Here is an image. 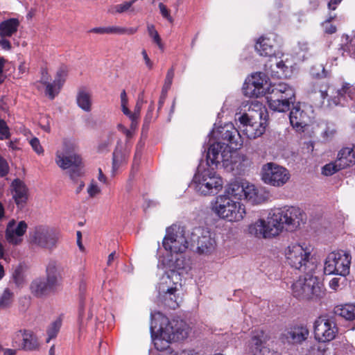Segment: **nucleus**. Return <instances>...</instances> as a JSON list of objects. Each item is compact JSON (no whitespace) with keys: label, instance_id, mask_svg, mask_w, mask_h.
<instances>
[{"label":"nucleus","instance_id":"obj_1","mask_svg":"<svg viewBox=\"0 0 355 355\" xmlns=\"http://www.w3.org/2000/svg\"><path fill=\"white\" fill-rule=\"evenodd\" d=\"M211 211L219 218L230 223L241 221L246 215L245 206L228 193V186L224 193L211 202Z\"/></svg>","mask_w":355,"mask_h":355},{"label":"nucleus","instance_id":"obj_2","mask_svg":"<svg viewBox=\"0 0 355 355\" xmlns=\"http://www.w3.org/2000/svg\"><path fill=\"white\" fill-rule=\"evenodd\" d=\"M151 333H157L163 335L168 339L178 341L187 338L190 328L182 320H169L167 317L160 312L150 313Z\"/></svg>","mask_w":355,"mask_h":355},{"label":"nucleus","instance_id":"obj_3","mask_svg":"<svg viewBox=\"0 0 355 355\" xmlns=\"http://www.w3.org/2000/svg\"><path fill=\"white\" fill-rule=\"evenodd\" d=\"M267 112L260 104L254 105L243 114H236V120L240 123L239 128L250 139H254L261 136L267 126Z\"/></svg>","mask_w":355,"mask_h":355},{"label":"nucleus","instance_id":"obj_4","mask_svg":"<svg viewBox=\"0 0 355 355\" xmlns=\"http://www.w3.org/2000/svg\"><path fill=\"white\" fill-rule=\"evenodd\" d=\"M266 96L269 107L276 112H284L295 101V90L287 83L279 82L267 87Z\"/></svg>","mask_w":355,"mask_h":355},{"label":"nucleus","instance_id":"obj_5","mask_svg":"<svg viewBox=\"0 0 355 355\" xmlns=\"http://www.w3.org/2000/svg\"><path fill=\"white\" fill-rule=\"evenodd\" d=\"M288 264L304 272H311L315 268L310 247L300 243L289 244L284 250Z\"/></svg>","mask_w":355,"mask_h":355},{"label":"nucleus","instance_id":"obj_6","mask_svg":"<svg viewBox=\"0 0 355 355\" xmlns=\"http://www.w3.org/2000/svg\"><path fill=\"white\" fill-rule=\"evenodd\" d=\"M300 276L291 285L293 297L299 300H316L323 297L324 288L322 283L309 272Z\"/></svg>","mask_w":355,"mask_h":355},{"label":"nucleus","instance_id":"obj_7","mask_svg":"<svg viewBox=\"0 0 355 355\" xmlns=\"http://www.w3.org/2000/svg\"><path fill=\"white\" fill-rule=\"evenodd\" d=\"M228 193L235 199H244L252 205H259L268 200V193L261 188L247 181H235L228 184Z\"/></svg>","mask_w":355,"mask_h":355},{"label":"nucleus","instance_id":"obj_8","mask_svg":"<svg viewBox=\"0 0 355 355\" xmlns=\"http://www.w3.org/2000/svg\"><path fill=\"white\" fill-rule=\"evenodd\" d=\"M162 245L167 252L163 258L168 257L175 259V257L180 258V254L183 253L189 247V241L186 236L184 229L176 225H171L166 228V235L162 241Z\"/></svg>","mask_w":355,"mask_h":355},{"label":"nucleus","instance_id":"obj_9","mask_svg":"<svg viewBox=\"0 0 355 355\" xmlns=\"http://www.w3.org/2000/svg\"><path fill=\"white\" fill-rule=\"evenodd\" d=\"M193 182L195 190L201 195L207 196L219 192L223 185L220 176L216 175L213 168L202 169L200 166L195 174Z\"/></svg>","mask_w":355,"mask_h":355},{"label":"nucleus","instance_id":"obj_10","mask_svg":"<svg viewBox=\"0 0 355 355\" xmlns=\"http://www.w3.org/2000/svg\"><path fill=\"white\" fill-rule=\"evenodd\" d=\"M320 93L324 99L329 97V107L348 105L355 108V87L348 83H343L340 87L329 86L327 91L320 90Z\"/></svg>","mask_w":355,"mask_h":355},{"label":"nucleus","instance_id":"obj_11","mask_svg":"<svg viewBox=\"0 0 355 355\" xmlns=\"http://www.w3.org/2000/svg\"><path fill=\"white\" fill-rule=\"evenodd\" d=\"M270 222L274 223L279 234L284 225L290 230L296 228L302 220V211L296 207H284L270 210Z\"/></svg>","mask_w":355,"mask_h":355},{"label":"nucleus","instance_id":"obj_12","mask_svg":"<svg viewBox=\"0 0 355 355\" xmlns=\"http://www.w3.org/2000/svg\"><path fill=\"white\" fill-rule=\"evenodd\" d=\"M171 258H173V256H171ZM160 263L164 268H168L170 272L162 276L159 284L158 291H178L179 287L181 286V277L177 270L183 268V260L177 257H175V259L166 257L162 258Z\"/></svg>","mask_w":355,"mask_h":355},{"label":"nucleus","instance_id":"obj_13","mask_svg":"<svg viewBox=\"0 0 355 355\" xmlns=\"http://www.w3.org/2000/svg\"><path fill=\"white\" fill-rule=\"evenodd\" d=\"M351 260L349 252L343 250L333 251L327 256L324 261V273L345 277L349 273Z\"/></svg>","mask_w":355,"mask_h":355},{"label":"nucleus","instance_id":"obj_14","mask_svg":"<svg viewBox=\"0 0 355 355\" xmlns=\"http://www.w3.org/2000/svg\"><path fill=\"white\" fill-rule=\"evenodd\" d=\"M58 240V234L45 225L36 226L28 234V241L31 245L49 250L56 248Z\"/></svg>","mask_w":355,"mask_h":355},{"label":"nucleus","instance_id":"obj_15","mask_svg":"<svg viewBox=\"0 0 355 355\" xmlns=\"http://www.w3.org/2000/svg\"><path fill=\"white\" fill-rule=\"evenodd\" d=\"M261 180L266 184L275 187H281L291 178L288 170L273 162L263 165L261 171Z\"/></svg>","mask_w":355,"mask_h":355},{"label":"nucleus","instance_id":"obj_16","mask_svg":"<svg viewBox=\"0 0 355 355\" xmlns=\"http://www.w3.org/2000/svg\"><path fill=\"white\" fill-rule=\"evenodd\" d=\"M315 338L321 343L334 340L338 333V328L331 318L326 316L318 318L313 325Z\"/></svg>","mask_w":355,"mask_h":355},{"label":"nucleus","instance_id":"obj_17","mask_svg":"<svg viewBox=\"0 0 355 355\" xmlns=\"http://www.w3.org/2000/svg\"><path fill=\"white\" fill-rule=\"evenodd\" d=\"M309 330L302 324L292 325L286 328L280 335L279 340L284 345L299 346L309 338Z\"/></svg>","mask_w":355,"mask_h":355},{"label":"nucleus","instance_id":"obj_18","mask_svg":"<svg viewBox=\"0 0 355 355\" xmlns=\"http://www.w3.org/2000/svg\"><path fill=\"white\" fill-rule=\"evenodd\" d=\"M232 149L225 142L217 141L211 144L207 151V162L210 166H217L219 164L227 166L232 158Z\"/></svg>","mask_w":355,"mask_h":355},{"label":"nucleus","instance_id":"obj_19","mask_svg":"<svg viewBox=\"0 0 355 355\" xmlns=\"http://www.w3.org/2000/svg\"><path fill=\"white\" fill-rule=\"evenodd\" d=\"M55 163L62 169L70 168L69 176L74 181L82 173V159L77 154L67 155L60 150H58L56 152Z\"/></svg>","mask_w":355,"mask_h":355},{"label":"nucleus","instance_id":"obj_20","mask_svg":"<svg viewBox=\"0 0 355 355\" xmlns=\"http://www.w3.org/2000/svg\"><path fill=\"white\" fill-rule=\"evenodd\" d=\"M213 136L218 139L226 141L229 147L232 150L239 149L243 145V139L239 132L232 123L213 130Z\"/></svg>","mask_w":355,"mask_h":355},{"label":"nucleus","instance_id":"obj_21","mask_svg":"<svg viewBox=\"0 0 355 355\" xmlns=\"http://www.w3.org/2000/svg\"><path fill=\"white\" fill-rule=\"evenodd\" d=\"M192 235L196 237L197 252L199 254L209 255L215 251L216 242L208 229L196 228Z\"/></svg>","mask_w":355,"mask_h":355},{"label":"nucleus","instance_id":"obj_22","mask_svg":"<svg viewBox=\"0 0 355 355\" xmlns=\"http://www.w3.org/2000/svg\"><path fill=\"white\" fill-rule=\"evenodd\" d=\"M248 233L259 239L272 238L279 235L277 227L270 222L269 213L266 221L263 219H259L249 225Z\"/></svg>","mask_w":355,"mask_h":355},{"label":"nucleus","instance_id":"obj_23","mask_svg":"<svg viewBox=\"0 0 355 355\" xmlns=\"http://www.w3.org/2000/svg\"><path fill=\"white\" fill-rule=\"evenodd\" d=\"M12 346L26 351H34L39 349L40 344L33 331L21 329L13 336Z\"/></svg>","mask_w":355,"mask_h":355},{"label":"nucleus","instance_id":"obj_24","mask_svg":"<svg viewBox=\"0 0 355 355\" xmlns=\"http://www.w3.org/2000/svg\"><path fill=\"white\" fill-rule=\"evenodd\" d=\"M27 224L21 220L17 225L15 220H11L6 230V239L7 241L12 245H19L22 241L21 236L27 230Z\"/></svg>","mask_w":355,"mask_h":355},{"label":"nucleus","instance_id":"obj_25","mask_svg":"<svg viewBox=\"0 0 355 355\" xmlns=\"http://www.w3.org/2000/svg\"><path fill=\"white\" fill-rule=\"evenodd\" d=\"M276 41L275 34H269L261 37L255 44V49L262 56H271L274 55V44Z\"/></svg>","mask_w":355,"mask_h":355},{"label":"nucleus","instance_id":"obj_26","mask_svg":"<svg viewBox=\"0 0 355 355\" xmlns=\"http://www.w3.org/2000/svg\"><path fill=\"white\" fill-rule=\"evenodd\" d=\"M264 334L262 331H257L251 337L248 343V350L252 355H261L268 349L265 347Z\"/></svg>","mask_w":355,"mask_h":355},{"label":"nucleus","instance_id":"obj_27","mask_svg":"<svg viewBox=\"0 0 355 355\" xmlns=\"http://www.w3.org/2000/svg\"><path fill=\"white\" fill-rule=\"evenodd\" d=\"M289 119L291 125L299 131L302 130L310 122L308 114L297 107L291 110Z\"/></svg>","mask_w":355,"mask_h":355},{"label":"nucleus","instance_id":"obj_28","mask_svg":"<svg viewBox=\"0 0 355 355\" xmlns=\"http://www.w3.org/2000/svg\"><path fill=\"white\" fill-rule=\"evenodd\" d=\"M46 281L53 288L57 287L61 280L59 263L55 260H50L46 268Z\"/></svg>","mask_w":355,"mask_h":355},{"label":"nucleus","instance_id":"obj_29","mask_svg":"<svg viewBox=\"0 0 355 355\" xmlns=\"http://www.w3.org/2000/svg\"><path fill=\"white\" fill-rule=\"evenodd\" d=\"M269 67V69H266L268 73L277 78H288L292 73L291 67L286 64L283 60L277 61L275 59V62H273V60H270Z\"/></svg>","mask_w":355,"mask_h":355},{"label":"nucleus","instance_id":"obj_30","mask_svg":"<svg viewBox=\"0 0 355 355\" xmlns=\"http://www.w3.org/2000/svg\"><path fill=\"white\" fill-rule=\"evenodd\" d=\"M336 161L342 169L355 164V150L343 148L338 153Z\"/></svg>","mask_w":355,"mask_h":355},{"label":"nucleus","instance_id":"obj_31","mask_svg":"<svg viewBox=\"0 0 355 355\" xmlns=\"http://www.w3.org/2000/svg\"><path fill=\"white\" fill-rule=\"evenodd\" d=\"M78 106L86 112H89L92 109V94L86 89H80L76 95Z\"/></svg>","mask_w":355,"mask_h":355},{"label":"nucleus","instance_id":"obj_32","mask_svg":"<svg viewBox=\"0 0 355 355\" xmlns=\"http://www.w3.org/2000/svg\"><path fill=\"white\" fill-rule=\"evenodd\" d=\"M53 289L52 286H49V283L42 278L35 279L30 285L31 293L37 297L44 296Z\"/></svg>","mask_w":355,"mask_h":355},{"label":"nucleus","instance_id":"obj_33","mask_svg":"<svg viewBox=\"0 0 355 355\" xmlns=\"http://www.w3.org/2000/svg\"><path fill=\"white\" fill-rule=\"evenodd\" d=\"M13 198L19 207H23L26 203L28 196L27 189L24 184L19 180H15L12 182Z\"/></svg>","mask_w":355,"mask_h":355},{"label":"nucleus","instance_id":"obj_34","mask_svg":"<svg viewBox=\"0 0 355 355\" xmlns=\"http://www.w3.org/2000/svg\"><path fill=\"white\" fill-rule=\"evenodd\" d=\"M19 26V21L17 18H10L0 23V37H10L15 35Z\"/></svg>","mask_w":355,"mask_h":355},{"label":"nucleus","instance_id":"obj_35","mask_svg":"<svg viewBox=\"0 0 355 355\" xmlns=\"http://www.w3.org/2000/svg\"><path fill=\"white\" fill-rule=\"evenodd\" d=\"M159 298L165 306L170 309H175L179 306V297L177 295V291L159 292Z\"/></svg>","mask_w":355,"mask_h":355},{"label":"nucleus","instance_id":"obj_36","mask_svg":"<svg viewBox=\"0 0 355 355\" xmlns=\"http://www.w3.org/2000/svg\"><path fill=\"white\" fill-rule=\"evenodd\" d=\"M128 155L123 150L121 146H117L114 153L112 157V172L114 173L121 166L127 164Z\"/></svg>","mask_w":355,"mask_h":355},{"label":"nucleus","instance_id":"obj_37","mask_svg":"<svg viewBox=\"0 0 355 355\" xmlns=\"http://www.w3.org/2000/svg\"><path fill=\"white\" fill-rule=\"evenodd\" d=\"M48 80L47 72L43 71L41 81L46 87V94L48 95L51 99H53L55 96L58 94L62 86L59 84H56L55 81L49 83Z\"/></svg>","mask_w":355,"mask_h":355},{"label":"nucleus","instance_id":"obj_38","mask_svg":"<svg viewBox=\"0 0 355 355\" xmlns=\"http://www.w3.org/2000/svg\"><path fill=\"white\" fill-rule=\"evenodd\" d=\"M335 313L347 320H355V304L338 306L335 309Z\"/></svg>","mask_w":355,"mask_h":355},{"label":"nucleus","instance_id":"obj_39","mask_svg":"<svg viewBox=\"0 0 355 355\" xmlns=\"http://www.w3.org/2000/svg\"><path fill=\"white\" fill-rule=\"evenodd\" d=\"M152 338L153 340V343L155 345V347L158 351H164L169 348L170 343L171 342H174V340L173 339H168L167 338H165L163 335L160 334L152 333Z\"/></svg>","mask_w":355,"mask_h":355},{"label":"nucleus","instance_id":"obj_40","mask_svg":"<svg viewBox=\"0 0 355 355\" xmlns=\"http://www.w3.org/2000/svg\"><path fill=\"white\" fill-rule=\"evenodd\" d=\"M255 87H258L260 90H263V94L267 92V80L266 75L263 73L259 72L252 74L248 78Z\"/></svg>","mask_w":355,"mask_h":355},{"label":"nucleus","instance_id":"obj_41","mask_svg":"<svg viewBox=\"0 0 355 355\" xmlns=\"http://www.w3.org/2000/svg\"><path fill=\"white\" fill-rule=\"evenodd\" d=\"M243 92L248 97H258L264 94L263 90H260L258 87H255L250 81L245 80L243 86Z\"/></svg>","mask_w":355,"mask_h":355},{"label":"nucleus","instance_id":"obj_42","mask_svg":"<svg viewBox=\"0 0 355 355\" xmlns=\"http://www.w3.org/2000/svg\"><path fill=\"white\" fill-rule=\"evenodd\" d=\"M108 34H116V35H133L137 31V28H125L121 26H108Z\"/></svg>","mask_w":355,"mask_h":355},{"label":"nucleus","instance_id":"obj_43","mask_svg":"<svg viewBox=\"0 0 355 355\" xmlns=\"http://www.w3.org/2000/svg\"><path fill=\"white\" fill-rule=\"evenodd\" d=\"M13 300V293L9 289L6 288L0 297V309L8 308Z\"/></svg>","mask_w":355,"mask_h":355},{"label":"nucleus","instance_id":"obj_44","mask_svg":"<svg viewBox=\"0 0 355 355\" xmlns=\"http://www.w3.org/2000/svg\"><path fill=\"white\" fill-rule=\"evenodd\" d=\"M133 5L132 1H125L121 4H116L111 6L109 8L107 12L110 14L114 15V14H121L123 12H125L128 11L132 6Z\"/></svg>","mask_w":355,"mask_h":355},{"label":"nucleus","instance_id":"obj_45","mask_svg":"<svg viewBox=\"0 0 355 355\" xmlns=\"http://www.w3.org/2000/svg\"><path fill=\"white\" fill-rule=\"evenodd\" d=\"M62 325V320L60 318L56 319L53 321L47 329L48 338L46 342L49 343L51 339L56 337Z\"/></svg>","mask_w":355,"mask_h":355},{"label":"nucleus","instance_id":"obj_46","mask_svg":"<svg viewBox=\"0 0 355 355\" xmlns=\"http://www.w3.org/2000/svg\"><path fill=\"white\" fill-rule=\"evenodd\" d=\"M338 51L343 56L345 53H347L350 57L355 58V38H352L344 46H342L338 49Z\"/></svg>","mask_w":355,"mask_h":355},{"label":"nucleus","instance_id":"obj_47","mask_svg":"<svg viewBox=\"0 0 355 355\" xmlns=\"http://www.w3.org/2000/svg\"><path fill=\"white\" fill-rule=\"evenodd\" d=\"M147 29L148 35L153 39V42L158 46L161 51H164V44L158 32L155 30V26L152 24H149L147 26Z\"/></svg>","mask_w":355,"mask_h":355},{"label":"nucleus","instance_id":"obj_48","mask_svg":"<svg viewBox=\"0 0 355 355\" xmlns=\"http://www.w3.org/2000/svg\"><path fill=\"white\" fill-rule=\"evenodd\" d=\"M342 170L339 164H338L336 159L330 162L326 165H324L322 168V174L324 175L329 176L334 174L335 173Z\"/></svg>","mask_w":355,"mask_h":355},{"label":"nucleus","instance_id":"obj_49","mask_svg":"<svg viewBox=\"0 0 355 355\" xmlns=\"http://www.w3.org/2000/svg\"><path fill=\"white\" fill-rule=\"evenodd\" d=\"M77 148V144L73 140L64 139L63 141V148L61 152L67 155L76 154L75 152Z\"/></svg>","mask_w":355,"mask_h":355},{"label":"nucleus","instance_id":"obj_50","mask_svg":"<svg viewBox=\"0 0 355 355\" xmlns=\"http://www.w3.org/2000/svg\"><path fill=\"white\" fill-rule=\"evenodd\" d=\"M68 75V68L67 66L62 65L58 70L56 76L55 78V83L62 86L65 82L66 78Z\"/></svg>","mask_w":355,"mask_h":355},{"label":"nucleus","instance_id":"obj_51","mask_svg":"<svg viewBox=\"0 0 355 355\" xmlns=\"http://www.w3.org/2000/svg\"><path fill=\"white\" fill-rule=\"evenodd\" d=\"M173 77H174V69L171 68L168 71V72L166 73L164 84V86L162 88V93H166V94L167 93V92L168 91V89H170V87L172 85Z\"/></svg>","mask_w":355,"mask_h":355},{"label":"nucleus","instance_id":"obj_52","mask_svg":"<svg viewBox=\"0 0 355 355\" xmlns=\"http://www.w3.org/2000/svg\"><path fill=\"white\" fill-rule=\"evenodd\" d=\"M335 17V16H330L329 19L324 21L322 23V27L324 28V31L328 34L334 33L336 31V27L331 24V21Z\"/></svg>","mask_w":355,"mask_h":355},{"label":"nucleus","instance_id":"obj_53","mask_svg":"<svg viewBox=\"0 0 355 355\" xmlns=\"http://www.w3.org/2000/svg\"><path fill=\"white\" fill-rule=\"evenodd\" d=\"M10 137L9 128L6 123L0 119V139H6Z\"/></svg>","mask_w":355,"mask_h":355},{"label":"nucleus","instance_id":"obj_54","mask_svg":"<svg viewBox=\"0 0 355 355\" xmlns=\"http://www.w3.org/2000/svg\"><path fill=\"white\" fill-rule=\"evenodd\" d=\"M29 144L36 153L38 155L43 153V148L40 144V140L37 137H33L30 139Z\"/></svg>","mask_w":355,"mask_h":355},{"label":"nucleus","instance_id":"obj_55","mask_svg":"<svg viewBox=\"0 0 355 355\" xmlns=\"http://www.w3.org/2000/svg\"><path fill=\"white\" fill-rule=\"evenodd\" d=\"M10 167L7 161L0 155V177H4L8 174Z\"/></svg>","mask_w":355,"mask_h":355},{"label":"nucleus","instance_id":"obj_56","mask_svg":"<svg viewBox=\"0 0 355 355\" xmlns=\"http://www.w3.org/2000/svg\"><path fill=\"white\" fill-rule=\"evenodd\" d=\"M101 192V189L96 182L92 180L87 188V193L91 198L94 197Z\"/></svg>","mask_w":355,"mask_h":355},{"label":"nucleus","instance_id":"obj_57","mask_svg":"<svg viewBox=\"0 0 355 355\" xmlns=\"http://www.w3.org/2000/svg\"><path fill=\"white\" fill-rule=\"evenodd\" d=\"M158 6H159L160 13L162 15V17L166 19L170 23H172L173 21V19L171 16L170 11L166 8V6L162 3H159Z\"/></svg>","mask_w":355,"mask_h":355},{"label":"nucleus","instance_id":"obj_58","mask_svg":"<svg viewBox=\"0 0 355 355\" xmlns=\"http://www.w3.org/2000/svg\"><path fill=\"white\" fill-rule=\"evenodd\" d=\"M139 116H139L138 114H136L135 112H132L130 117H128L131 121L130 128L132 130H135L137 128Z\"/></svg>","mask_w":355,"mask_h":355},{"label":"nucleus","instance_id":"obj_59","mask_svg":"<svg viewBox=\"0 0 355 355\" xmlns=\"http://www.w3.org/2000/svg\"><path fill=\"white\" fill-rule=\"evenodd\" d=\"M8 37H0V46L4 50H10L11 44L9 40H7Z\"/></svg>","mask_w":355,"mask_h":355},{"label":"nucleus","instance_id":"obj_60","mask_svg":"<svg viewBox=\"0 0 355 355\" xmlns=\"http://www.w3.org/2000/svg\"><path fill=\"white\" fill-rule=\"evenodd\" d=\"M141 55H142V56L144 58V60L145 61V64H146V67L149 69H151L153 68V62L149 58V57H148L146 50H144V49L142 50Z\"/></svg>","mask_w":355,"mask_h":355},{"label":"nucleus","instance_id":"obj_61","mask_svg":"<svg viewBox=\"0 0 355 355\" xmlns=\"http://www.w3.org/2000/svg\"><path fill=\"white\" fill-rule=\"evenodd\" d=\"M90 32L97 34H108L107 27H96L92 28Z\"/></svg>","mask_w":355,"mask_h":355},{"label":"nucleus","instance_id":"obj_62","mask_svg":"<svg viewBox=\"0 0 355 355\" xmlns=\"http://www.w3.org/2000/svg\"><path fill=\"white\" fill-rule=\"evenodd\" d=\"M340 278L334 277L329 282V286L331 289L336 291L339 287Z\"/></svg>","mask_w":355,"mask_h":355},{"label":"nucleus","instance_id":"obj_63","mask_svg":"<svg viewBox=\"0 0 355 355\" xmlns=\"http://www.w3.org/2000/svg\"><path fill=\"white\" fill-rule=\"evenodd\" d=\"M171 355H199L198 352L194 350H182L176 352L175 354Z\"/></svg>","mask_w":355,"mask_h":355},{"label":"nucleus","instance_id":"obj_64","mask_svg":"<svg viewBox=\"0 0 355 355\" xmlns=\"http://www.w3.org/2000/svg\"><path fill=\"white\" fill-rule=\"evenodd\" d=\"M336 133V130L334 128H327V130L324 132L323 135L324 137L327 139L331 138L334 134Z\"/></svg>","mask_w":355,"mask_h":355}]
</instances>
